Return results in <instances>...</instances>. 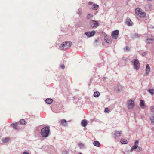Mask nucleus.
<instances>
[{
  "label": "nucleus",
  "instance_id": "nucleus-1",
  "mask_svg": "<svg viewBox=\"0 0 154 154\" xmlns=\"http://www.w3.org/2000/svg\"><path fill=\"white\" fill-rule=\"evenodd\" d=\"M41 134L43 137L49 136L50 134L49 127L48 126L42 128L41 130Z\"/></svg>",
  "mask_w": 154,
  "mask_h": 154
},
{
  "label": "nucleus",
  "instance_id": "nucleus-2",
  "mask_svg": "<svg viewBox=\"0 0 154 154\" xmlns=\"http://www.w3.org/2000/svg\"><path fill=\"white\" fill-rule=\"evenodd\" d=\"M71 45V42H64L60 45L59 48L61 50H66L70 47Z\"/></svg>",
  "mask_w": 154,
  "mask_h": 154
},
{
  "label": "nucleus",
  "instance_id": "nucleus-3",
  "mask_svg": "<svg viewBox=\"0 0 154 154\" xmlns=\"http://www.w3.org/2000/svg\"><path fill=\"white\" fill-rule=\"evenodd\" d=\"M136 15L140 17L145 18L146 17V13L141 8H137L135 10Z\"/></svg>",
  "mask_w": 154,
  "mask_h": 154
},
{
  "label": "nucleus",
  "instance_id": "nucleus-4",
  "mask_svg": "<svg viewBox=\"0 0 154 154\" xmlns=\"http://www.w3.org/2000/svg\"><path fill=\"white\" fill-rule=\"evenodd\" d=\"M131 63L133 65L134 69L138 70L140 67L139 60L137 59H134L131 61Z\"/></svg>",
  "mask_w": 154,
  "mask_h": 154
},
{
  "label": "nucleus",
  "instance_id": "nucleus-5",
  "mask_svg": "<svg viewBox=\"0 0 154 154\" xmlns=\"http://www.w3.org/2000/svg\"><path fill=\"white\" fill-rule=\"evenodd\" d=\"M99 23L97 21L91 20L89 22V26L91 28H96L99 25Z\"/></svg>",
  "mask_w": 154,
  "mask_h": 154
},
{
  "label": "nucleus",
  "instance_id": "nucleus-6",
  "mask_svg": "<svg viewBox=\"0 0 154 154\" xmlns=\"http://www.w3.org/2000/svg\"><path fill=\"white\" fill-rule=\"evenodd\" d=\"M135 106L134 101L130 99L127 102V107L129 109H132Z\"/></svg>",
  "mask_w": 154,
  "mask_h": 154
},
{
  "label": "nucleus",
  "instance_id": "nucleus-7",
  "mask_svg": "<svg viewBox=\"0 0 154 154\" xmlns=\"http://www.w3.org/2000/svg\"><path fill=\"white\" fill-rule=\"evenodd\" d=\"M119 33V31L118 30H116L112 31L111 34V36L112 38L115 39H116Z\"/></svg>",
  "mask_w": 154,
  "mask_h": 154
},
{
  "label": "nucleus",
  "instance_id": "nucleus-8",
  "mask_svg": "<svg viewBox=\"0 0 154 154\" xmlns=\"http://www.w3.org/2000/svg\"><path fill=\"white\" fill-rule=\"evenodd\" d=\"M154 39L153 36L152 35L149 36V37H147V38L146 40V42L148 44L152 43Z\"/></svg>",
  "mask_w": 154,
  "mask_h": 154
},
{
  "label": "nucleus",
  "instance_id": "nucleus-9",
  "mask_svg": "<svg viewBox=\"0 0 154 154\" xmlns=\"http://www.w3.org/2000/svg\"><path fill=\"white\" fill-rule=\"evenodd\" d=\"M95 31H92L91 32H85L84 33L85 35H86L88 37H90L94 35L95 34Z\"/></svg>",
  "mask_w": 154,
  "mask_h": 154
},
{
  "label": "nucleus",
  "instance_id": "nucleus-10",
  "mask_svg": "<svg viewBox=\"0 0 154 154\" xmlns=\"http://www.w3.org/2000/svg\"><path fill=\"white\" fill-rule=\"evenodd\" d=\"M122 131H114V133L113 134V135L114 138H116L120 137Z\"/></svg>",
  "mask_w": 154,
  "mask_h": 154
},
{
  "label": "nucleus",
  "instance_id": "nucleus-11",
  "mask_svg": "<svg viewBox=\"0 0 154 154\" xmlns=\"http://www.w3.org/2000/svg\"><path fill=\"white\" fill-rule=\"evenodd\" d=\"M106 42L109 44H111L112 42V39L111 37L106 36L104 39Z\"/></svg>",
  "mask_w": 154,
  "mask_h": 154
},
{
  "label": "nucleus",
  "instance_id": "nucleus-12",
  "mask_svg": "<svg viewBox=\"0 0 154 154\" xmlns=\"http://www.w3.org/2000/svg\"><path fill=\"white\" fill-rule=\"evenodd\" d=\"M126 23L128 26H131L133 24L131 19L128 18L126 20Z\"/></svg>",
  "mask_w": 154,
  "mask_h": 154
},
{
  "label": "nucleus",
  "instance_id": "nucleus-13",
  "mask_svg": "<svg viewBox=\"0 0 154 154\" xmlns=\"http://www.w3.org/2000/svg\"><path fill=\"white\" fill-rule=\"evenodd\" d=\"M61 123L62 125L64 126H66L67 125L66 121L64 119L61 120Z\"/></svg>",
  "mask_w": 154,
  "mask_h": 154
},
{
  "label": "nucleus",
  "instance_id": "nucleus-14",
  "mask_svg": "<svg viewBox=\"0 0 154 154\" xmlns=\"http://www.w3.org/2000/svg\"><path fill=\"white\" fill-rule=\"evenodd\" d=\"M19 122L20 124L23 125H25L26 124V122L23 119H21L20 120Z\"/></svg>",
  "mask_w": 154,
  "mask_h": 154
},
{
  "label": "nucleus",
  "instance_id": "nucleus-15",
  "mask_svg": "<svg viewBox=\"0 0 154 154\" xmlns=\"http://www.w3.org/2000/svg\"><path fill=\"white\" fill-rule=\"evenodd\" d=\"M9 140L10 138L8 137L3 138L2 140V142L3 143H7Z\"/></svg>",
  "mask_w": 154,
  "mask_h": 154
},
{
  "label": "nucleus",
  "instance_id": "nucleus-16",
  "mask_svg": "<svg viewBox=\"0 0 154 154\" xmlns=\"http://www.w3.org/2000/svg\"><path fill=\"white\" fill-rule=\"evenodd\" d=\"M46 103L48 104H51L53 102V100L51 98H47L45 100Z\"/></svg>",
  "mask_w": 154,
  "mask_h": 154
},
{
  "label": "nucleus",
  "instance_id": "nucleus-17",
  "mask_svg": "<svg viewBox=\"0 0 154 154\" xmlns=\"http://www.w3.org/2000/svg\"><path fill=\"white\" fill-rule=\"evenodd\" d=\"M93 144L94 146L97 147H100V142L97 141H94L93 142Z\"/></svg>",
  "mask_w": 154,
  "mask_h": 154
},
{
  "label": "nucleus",
  "instance_id": "nucleus-18",
  "mask_svg": "<svg viewBox=\"0 0 154 154\" xmlns=\"http://www.w3.org/2000/svg\"><path fill=\"white\" fill-rule=\"evenodd\" d=\"M81 125L83 127H85L87 125V121L85 120H83L81 122Z\"/></svg>",
  "mask_w": 154,
  "mask_h": 154
},
{
  "label": "nucleus",
  "instance_id": "nucleus-19",
  "mask_svg": "<svg viewBox=\"0 0 154 154\" xmlns=\"http://www.w3.org/2000/svg\"><path fill=\"white\" fill-rule=\"evenodd\" d=\"M98 8V5H97L95 4H93V7L92 8V9L93 10H96Z\"/></svg>",
  "mask_w": 154,
  "mask_h": 154
},
{
  "label": "nucleus",
  "instance_id": "nucleus-20",
  "mask_svg": "<svg viewBox=\"0 0 154 154\" xmlns=\"http://www.w3.org/2000/svg\"><path fill=\"white\" fill-rule=\"evenodd\" d=\"M100 95V93L98 91L95 92L93 94L94 97H98Z\"/></svg>",
  "mask_w": 154,
  "mask_h": 154
},
{
  "label": "nucleus",
  "instance_id": "nucleus-21",
  "mask_svg": "<svg viewBox=\"0 0 154 154\" xmlns=\"http://www.w3.org/2000/svg\"><path fill=\"white\" fill-rule=\"evenodd\" d=\"M150 68L149 66V64H147L146 66V73L147 74H148L149 72H150Z\"/></svg>",
  "mask_w": 154,
  "mask_h": 154
},
{
  "label": "nucleus",
  "instance_id": "nucleus-22",
  "mask_svg": "<svg viewBox=\"0 0 154 154\" xmlns=\"http://www.w3.org/2000/svg\"><path fill=\"white\" fill-rule=\"evenodd\" d=\"M120 142L122 144H127L128 142L127 140L124 139H121Z\"/></svg>",
  "mask_w": 154,
  "mask_h": 154
},
{
  "label": "nucleus",
  "instance_id": "nucleus-23",
  "mask_svg": "<svg viewBox=\"0 0 154 154\" xmlns=\"http://www.w3.org/2000/svg\"><path fill=\"white\" fill-rule=\"evenodd\" d=\"M152 116L150 117V119L151 123L152 124H154V113L152 114Z\"/></svg>",
  "mask_w": 154,
  "mask_h": 154
},
{
  "label": "nucleus",
  "instance_id": "nucleus-24",
  "mask_svg": "<svg viewBox=\"0 0 154 154\" xmlns=\"http://www.w3.org/2000/svg\"><path fill=\"white\" fill-rule=\"evenodd\" d=\"M11 126L12 128H13L14 129H18V126H17V124H11Z\"/></svg>",
  "mask_w": 154,
  "mask_h": 154
},
{
  "label": "nucleus",
  "instance_id": "nucleus-25",
  "mask_svg": "<svg viewBox=\"0 0 154 154\" xmlns=\"http://www.w3.org/2000/svg\"><path fill=\"white\" fill-rule=\"evenodd\" d=\"M124 51L128 52L130 51V48L128 46H126L123 49Z\"/></svg>",
  "mask_w": 154,
  "mask_h": 154
},
{
  "label": "nucleus",
  "instance_id": "nucleus-26",
  "mask_svg": "<svg viewBox=\"0 0 154 154\" xmlns=\"http://www.w3.org/2000/svg\"><path fill=\"white\" fill-rule=\"evenodd\" d=\"M140 105L141 107H143L144 106V102L143 100H140Z\"/></svg>",
  "mask_w": 154,
  "mask_h": 154
},
{
  "label": "nucleus",
  "instance_id": "nucleus-27",
  "mask_svg": "<svg viewBox=\"0 0 154 154\" xmlns=\"http://www.w3.org/2000/svg\"><path fill=\"white\" fill-rule=\"evenodd\" d=\"M148 91L152 95H153L154 94V89H149L148 90Z\"/></svg>",
  "mask_w": 154,
  "mask_h": 154
},
{
  "label": "nucleus",
  "instance_id": "nucleus-28",
  "mask_svg": "<svg viewBox=\"0 0 154 154\" xmlns=\"http://www.w3.org/2000/svg\"><path fill=\"white\" fill-rule=\"evenodd\" d=\"M93 17V15L91 14H89L86 17L87 19H90Z\"/></svg>",
  "mask_w": 154,
  "mask_h": 154
},
{
  "label": "nucleus",
  "instance_id": "nucleus-29",
  "mask_svg": "<svg viewBox=\"0 0 154 154\" xmlns=\"http://www.w3.org/2000/svg\"><path fill=\"white\" fill-rule=\"evenodd\" d=\"M78 146L80 148H82L84 146V144L81 143L78 144Z\"/></svg>",
  "mask_w": 154,
  "mask_h": 154
},
{
  "label": "nucleus",
  "instance_id": "nucleus-30",
  "mask_svg": "<svg viewBox=\"0 0 154 154\" xmlns=\"http://www.w3.org/2000/svg\"><path fill=\"white\" fill-rule=\"evenodd\" d=\"M137 152L141 151L142 150V148L141 147H140L139 146H138V147L137 148Z\"/></svg>",
  "mask_w": 154,
  "mask_h": 154
},
{
  "label": "nucleus",
  "instance_id": "nucleus-31",
  "mask_svg": "<svg viewBox=\"0 0 154 154\" xmlns=\"http://www.w3.org/2000/svg\"><path fill=\"white\" fill-rule=\"evenodd\" d=\"M135 38H139L140 36V35L137 33H135L134 34Z\"/></svg>",
  "mask_w": 154,
  "mask_h": 154
},
{
  "label": "nucleus",
  "instance_id": "nucleus-32",
  "mask_svg": "<svg viewBox=\"0 0 154 154\" xmlns=\"http://www.w3.org/2000/svg\"><path fill=\"white\" fill-rule=\"evenodd\" d=\"M122 60L126 62L128 60V59L125 57H123L122 58Z\"/></svg>",
  "mask_w": 154,
  "mask_h": 154
},
{
  "label": "nucleus",
  "instance_id": "nucleus-33",
  "mask_svg": "<svg viewBox=\"0 0 154 154\" xmlns=\"http://www.w3.org/2000/svg\"><path fill=\"white\" fill-rule=\"evenodd\" d=\"M105 112L109 113L110 112V110L108 108H106L105 109Z\"/></svg>",
  "mask_w": 154,
  "mask_h": 154
},
{
  "label": "nucleus",
  "instance_id": "nucleus-34",
  "mask_svg": "<svg viewBox=\"0 0 154 154\" xmlns=\"http://www.w3.org/2000/svg\"><path fill=\"white\" fill-rule=\"evenodd\" d=\"M147 54V51L144 52L142 53V55L143 56H145Z\"/></svg>",
  "mask_w": 154,
  "mask_h": 154
},
{
  "label": "nucleus",
  "instance_id": "nucleus-35",
  "mask_svg": "<svg viewBox=\"0 0 154 154\" xmlns=\"http://www.w3.org/2000/svg\"><path fill=\"white\" fill-rule=\"evenodd\" d=\"M60 67L62 69H63L65 68V66L63 64H62L60 65Z\"/></svg>",
  "mask_w": 154,
  "mask_h": 154
},
{
  "label": "nucleus",
  "instance_id": "nucleus-36",
  "mask_svg": "<svg viewBox=\"0 0 154 154\" xmlns=\"http://www.w3.org/2000/svg\"><path fill=\"white\" fill-rule=\"evenodd\" d=\"M138 147V146H136V145H134V146H133L132 147V148L134 149H136Z\"/></svg>",
  "mask_w": 154,
  "mask_h": 154
},
{
  "label": "nucleus",
  "instance_id": "nucleus-37",
  "mask_svg": "<svg viewBox=\"0 0 154 154\" xmlns=\"http://www.w3.org/2000/svg\"><path fill=\"white\" fill-rule=\"evenodd\" d=\"M138 143H139V142L138 140L136 141L135 142V145H136V146H138Z\"/></svg>",
  "mask_w": 154,
  "mask_h": 154
},
{
  "label": "nucleus",
  "instance_id": "nucleus-38",
  "mask_svg": "<svg viewBox=\"0 0 154 154\" xmlns=\"http://www.w3.org/2000/svg\"><path fill=\"white\" fill-rule=\"evenodd\" d=\"M68 152L67 151H65L63 152L62 154H68Z\"/></svg>",
  "mask_w": 154,
  "mask_h": 154
},
{
  "label": "nucleus",
  "instance_id": "nucleus-39",
  "mask_svg": "<svg viewBox=\"0 0 154 154\" xmlns=\"http://www.w3.org/2000/svg\"><path fill=\"white\" fill-rule=\"evenodd\" d=\"M151 110L153 112H154V106H152L151 107Z\"/></svg>",
  "mask_w": 154,
  "mask_h": 154
},
{
  "label": "nucleus",
  "instance_id": "nucleus-40",
  "mask_svg": "<svg viewBox=\"0 0 154 154\" xmlns=\"http://www.w3.org/2000/svg\"><path fill=\"white\" fill-rule=\"evenodd\" d=\"M78 14L79 15H80L82 14V11H80L79 10L78 11Z\"/></svg>",
  "mask_w": 154,
  "mask_h": 154
},
{
  "label": "nucleus",
  "instance_id": "nucleus-41",
  "mask_svg": "<svg viewBox=\"0 0 154 154\" xmlns=\"http://www.w3.org/2000/svg\"><path fill=\"white\" fill-rule=\"evenodd\" d=\"M118 87L119 88H120V89H118V91H119L120 90H121L122 89V86H118Z\"/></svg>",
  "mask_w": 154,
  "mask_h": 154
},
{
  "label": "nucleus",
  "instance_id": "nucleus-42",
  "mask_svg": "<svg viewBox=\"0 0 154 154\" xmlns=\"http://www.w3.org/2000/svg\"><path fill=\"white\" fill-rule=\"evenodd\" d=\"M92 4V2H88V4L89 5H91Z\"/></svg>",
  "mask_w": 154,
  "mask_h": 154
},
{
  "label": "nucleus",
  "instance_id": "nucleus-43",
  "mask_svg": "<svg viewBox=\"0 0 154 154\" xmlns=\"http://www.w3.org/2000/svg\"><path fill=\"white\" fill-rule=\"evenodd\" d=\"M23 154H29L28 152H24L23 153Z\"/></svg>",
  "mask_w": 154,
  "mask_h": 154
},
{
  "label": "nucleus",
  "instance_id": "nucleus-44",
  "mask_svg": "<svg viewBox=\"0 0 154 154\" xmlns=\"http://www.w3.org/2000/svg\"><path fill=\"white\" fill-rule=\"evenodd\" d=\"M134 150V149L132 147L130 151L132 152Z\"/></svg>",
  "mask_w": 154,
  "mask_h": 154
},
{
  "label": "nucleus",
  "instance_id": "nucleus-45",
  "mask_svg": "<svg viewBox=\"0 0 154 154\" xmlns=\"http://www.w3.org/2000/svg\"><path fill=\"white\" fill-rule=\"evenodd\" d=\"M79 154H82V153H79Z\"/></svg>",
  "mask_w": 154,
  "mask_h": 154
}]
</instances>
